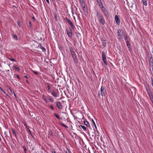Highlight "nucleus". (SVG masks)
Listing matches in <instances>:
<instances>
[{
    "instance_id": "49530a36",
    "label": "nucleus",
    "mask_w": 153,
    "mask_h": 153,
    "mask_svg": "<svg viewBox=\"0 0 153 153\" xmlns=\"http://www.w3.org/2000/svg\"><path fill=\"white\" fill-rule=\"evenodd\" d=\"M13 95L15 97V98H16V100H17V97L16 96V94L14 93H13Z\"/></svg>"
},
{
    "instance_id": "6ab92c4d",
    "label": "nucleus",
    "mask_w": 153,
    "mask_h": 153,
    "mask_svg": "<svg viewBox=\"0 0 153 153\" xmlns=\"http://www.w3.org/2000/svg\"><path fill=\"white\" fill-rule=\"evenodd\" d=\"M0 89L1 90V91H2L3 92V93L5 94V95H6V96H8L9 97H10L7 94V93L0 86Z\"/></svg>"
},
{
    "instance_id": "09e8293b",
    "label": "nucleus",
    "mask_w": 153,
    "mask_h": 153,
    "mask_svg": "<svg viewBox=\"0 0 153 153\" xmlns=\"http://www.w3.org/2000/svg\"><path fill=\"white\" fill-rule=\"evenodd\" d=\"M34 73L35 74H38V73L37 72H36V71H34Z\"/></svg>"
},
{
    "instance_id": "423d86ee",
    "label": "nucleus",
    "mask_w": 153,
    "mask_h": 153,
    "mask_svg": "<svg viewBox=\"0 0 153 153\" xmlns=\"http://www.w3.org/2000/svg\"><path fill=\"white\" fill-rule=\"evenodd\" d=\"M101 95L102 96H105V87L102 86L101 88Z\"/></svg>"
},
{
    "instance_id": "1a4fd4ad",
    "label": "nucleus",
    "mask_w": 153,
    "mask_h": 153,
    "mask_svg": "<svg viewBox=\"0 0 153 153\" xmlns=\"http://www.w3.org/2000/svg\"><path fill=\"white\" fill-rule=\"evenodd\" d=\"M56 105L57 107L60 109H62V106L61 105L60 102H56Z\"/></svg>"
},
{
    "instance_id": "2eb2a0df",
    "label": "nucleus",
    "mask_w": 153,
    "mask_h": 153,
    "mask_svg": "<svg viewBox=\"0 0 153 153\" xmlns=\"http://www.w3.org/2000/svg\"><path fill=\"white\" fill-rule=\"evenodd\" d=\"M146 90L147 92H148L149 91H151L150 89L149 86V84H147L145 86Z\"/></svg>"
},
{
    "instance_id": "338daca9",
    "label": "nucleus",
    "mask_w": 153,
    "mask_h": 153,
    "mask_svg": "<svg viewBox=\"0 0 153 153\" xmlns=\"http://www.w3.org/2000/svg\"><path fill=\"white\" fill-rule=\"evenodd\" d=\"M97 132H98V131H97Z\"/></svg>"
},
{
    "instance_id": "79ce46f5",
    "label": "nucleus",
    "mask_w": 153,
    "mask_h": 153,
    "mask_svg": "<svg viewBox=\"0 0 153 153\" xmlns=\"http://www.w3.org/2000/svg\"><path fill=\"white\" fill-rule=\"evenodd\" d=\"M32 19H33V20L34 21H36V19L34 17V16H32Z\"/></svg>"
},
{
    "instance_id": "ea45409f",
    "label": "nucleus",
    "mask_w": 153,
    "mask_h": 153,
    "mask_svg": "<svg viewBox=\"0 0 153 153\" xmlns=\"http://www.w3.org/2000/svg\"><path fill=\"white\" fill-rule=\"evenodd\" d=\"M149 97L150 100L153 99V96L152 94Z\"/></svg>"
},
{
    "instance_id": "864d4df0",
    "label": "nucleus",
    "mask_w": 153,
    "mask_h": 153,
    "mask_svg": "<svg viewBox=\"0 0 153 153\" xmlns=\"http://www.w3.org/2000/svg\"><path fill=\"white\" fill-rule=\"evenodd\" d=\"M46 1L48 3V4H49V0H46Z\"/></svg>"
},
{
    "instance_id": "0eeeda50",
    "label": "nucleus",
    "mask_w": 153,
    "mask_h": 153,
    "mask_svg": "<svg viewBox=\"0 0 153 153\" xmlns=\"http://www.w3.org/2000/svg\"><path fill=\"white\" fill-rule=\"evenodd\" d=\"M82 8L85 13V14L86 15L88 14V11L87 10V8L85 6V5L82 6Z\"/></svg>"
},
{
    "instance_id": "bf43d9fd",
    "label": "nucleus",
    "mask_w": 153,
    "mask_h": 153,
    "mask_svg": "<svg viewBox=\"0 0 153 153\" xmlns=\"http://www.w3.org/2000/svg\"><path fill=\"white\" fill-rule=\"evenodd\" d=\"M25 126H26V128H27V125L26 124H24Z\"/></svg>"
},
{
    "instance_id": "4be33fe9",
    "label": "nucleus",
    "mask_w": 153,
    "mask_h": 153,
    "mask_svg": "<svg viewBox=\"0 0 153 153\" xmlns=\"http://www.w3.org/2000/svg\"><path fill=\"white\" fill-rule=\"evenodd\" d=\"M142 1L143 4L145 6H147V0H142Z\"/></svg>"
},
{
    "instance_id": "dca6fc26",
    "label": "nucleus",
    "mask_w": 153,
    "mask_h": 153,
    "mask_svg": "<svg viewBox=\"0 0 153 153\" xmlns=\"http://www.w3.org/2000/svg\"><path fill=\"white\" fill-rule=\"evenodd\" d=\"M84 123L85 125L89 127L90 128H91L90 125L88 121H84Z\"/></svg>"
},
{
    "instance_id": "20e7f679",
    "label": "nucleus",
    "mask_w": 153,
    "mask_h": 153,
    "mask_svg": "<svg viewBox=\"0 0 153 153\" xmlns=\"http://www.w3.org/2000/svg\"><path fill=\"white\" fill-rule=\"evenodd\" d=\"M72 56V58L74 60V62L76 64H77L78 63V59L75 53L71 54Z\"/></svg>"
},
{
    "instance_id": "603ef678",
    "label": "nucleus",
    "mask_w": 153,
    "mask_h": 153,
    "mask_svg": "<svg viewBox=\"0 0 153 153\" xmlns=\"http://www.w3.org/2000/svg\"><path fill=\"white\" fill-rule=\"evenodd\" d=\"M22 148H23L24 149V148H26L25 146H22Z\"/></svg>"
},
{
    "instance_id": "a211bd4d",
    "label": "nucleus",
    "mask_w": 153,
    "mask_h": 153,
    "mask_svg": "<svg viewBox=\"0 0 153 153\" xmlns=\"http://www.w3.org/2000/svg\"><path fill=\"white\" fill-rule=\"evenodd\" d=\"M59 124L60 125H61V126H63V127H65V128H68V127L67 126L65 125L62 122H60L59 123Z\"/></svg>"
},
{
    "instance_id": "e433bc0d",
    "label": "nucleus",
    "mask_w": 153,
    "mask_h": 153,
    "mask_svg": "<svg viewBox=\"0 0 153 153\" xmlns=\"http://www.w3.org/2000/svg\"><path fill=\"white\" fill-rule=\"evenodd\" d=\"M50 107L52 110H54V108L52 104H51V105H50Z\"/></svg>"
},
{
    "instance_id": "aec40b11",
    "label": "nucleus",
    "mask_w": 153,
    "mask_h": 153,
    "mask_svg": "<svg viewBox=\"0 0 153 153\" xmlns=\"http://www.w3.org/2000/svg\"><path fill=\"white\" fill-rule=\"evenodd\" d=\"M79 127L80 128L81 127L84 130V131H87L86 128L85 126L80 125L79 126Z\"/></svg>"
},
{
    "instance_id": "c756f323",
    "label": "nucleus",
    "mask_w": 153,
    "mask_h": 153,
    "mask_svg": "<svg viewBox=\"0 0 153 153\" xmlns=\"http://www.w3.org/2000/svg\"><path fill=\"white\" fill-rule=\"evenodd\" d=\"M100 7L101 8V10L103 12L104 11H105V10H106L105 8L103 6H102Z\"/></svg>"
},
{
    "instance_id": "c03bdc74",
    "label": "nucleus",
    "mask_w": 153,
    "mask_h": 153,
    "mask_svg": "<svg viewBox=\"0 0 153 153\" xmlns=\"http://www.w3.org/2000/svg\"><path fill=\"white\" fill-rule=\"evenodd\" d=\"M14 76L15 77L16 76L19 79V75L14 74Z\"/></svg>"
},
{
    "instance_id": "cd10ccee",
    "label": "nucleus",
    "mask_w": 153,
    "mask_h": 153,
    "mask_svg": "<svg viewBox=\"0 0 153 153\" xmlns=\"http://www.w3.org/2000/svg\"><path fill=\"white\" fill-rule=\"evenodd\" d=\"M80 3L81 4L82 6L85 5V2L84 0L80 1Z\"/></svg>"
},
{
    "instance_id": "e2e57ef3",
    "label": "nucleus",
    "mask_w": 153,
    "mask_h": 153,
    "mask_svg": "<svg viewBox=\"0 0 153 153\" xmlns=\"http://www.w3.org/2000/svg\"><path fill=\"white\" fill-rule=\"evenodd\" d=\"M74 7L76 9V10H77V8H76V6H75Z\"/></svg>"
},
{
    "instance_id": "f03ea898",
    "label": "nucleus",
    "mask_w": 153,
    "mask_h": 153,
    "mask_svg": "<svg viewBox=\"0 0 153 153\" xmlns=\"http://www.w3.org/2000/svg\"><path fill=\"white\" fill-rule=\"evenodd\" d=\"M117 38L119 40H120L124 36V32L123 31L120 29H119L117 31Z\"/></svg>"
},
{
    "instance_id": "5fc2aeb1",
    "label": "nucleus",
    "mask_w": 153,
    "mask_h": 153,
    "mask_svg": "<svg viewBox=\"0 0 153 153\" xmlns=\"http://www.w3.org/2000/svg\"><path fill=\"white\" fill-rule=\"evenodd\" d=\"M17 23L18 24V25L19 26V21H18L17 22Z\"/></svg>"
},
{
    "instance_id": "5701e85b",
    "label": "nucleus",
    "mask_w": 153,
    "mask_h": 153,
    "mask_svg": "<svg viewBox=\"0 0 153 153\" xmlns=\"http://www.w3.org/2000/svg\"><path fill=\"white\" fill-rule=\"evenodd\" d=\"M54 115L58 119L60 120L61 119V117L59 115L56 113H53Z\"/></svg>"
},
{
    "instance_id": "4d7b16f0",
    "label": "nucleus",
    "mask_w": 153,
    "mask_h": 153,
    "mask_svg": "<svg viewBox=\"0 0 153 153\" xmlns=\"http://www.w3.org/2000/svg\"><path fill=\"white\" fill-rule=\"evenodd\" d=\"M151 100V102H152V104H153V99H152V100Z\"/></svg>"
},
{
    "instance_id": "774afa93",
    "label": "nucleus",
    "mask_w": 153,
    "mask_h": 153,
    "mask_svg": "<svg viewBox=\"0 0 153 153\" xmlns=\"http://www.w3.org/2000/svg\"><path fill=\"white\" fill-rule=\"evenodd\" d=\"M10 91L12 93V92L11 91Z\"/></svg>"
},
{
    "instance_id": "f257e3e1",
    "label": "nucleus",
    "mask_w": 153,
    "mask_h": 153,
    "mask_svg": "<svg viewBox=\"0 0 153 153\" xmlns=\"http://www.w3.org/2000/svg\"><path fill=\"white\" fill-rule=\"evenodd\" d=\"M97 16L99 22L102 25H104L105 21L103 15L99 12H97Z\"/></svg>"
},
{
    "instance_id": "13d9d810",
    "label": "nucleus",
    "mask_w": 153,
    "mask_h": 153,
    "mask_svg": "<svg viewBox=\"0 0 153 153\" xmlns=\"http://www.w3.org/2000/svg\"><path fill=\"white\" fill-rule=\"evenodd\" d=\"M25 126H26V128H27V125L26 124H24Z\"/></svg>"
},
{
    "instance_id": "7c9ffc66",
    "label": "nucleus",
    "mask_w": 153,
    "mask_h": 153,
    "mask_svg": "<svg viewBox=\"0 0 153 153\" xmlns=\"http://www.w3.org/2000/svg\"><path fill=\"white\" fill-rule=\"evenodd\" d=\"M13 37L14 39H15L16 40H18V38H17V36L16 35L14 34L13 35Z\"/></svg>"
},
{
    "instance_id": "c9c22d12",
    "label": "nucleus",
    "mask_w": 153,
    "mask_h": 153,
    "mask_svg": "<svg viewBox=\"0 0 153 153\" xmlns=\"http://www.w3.org/2000/svg\"><path fill=\"white\" fill-rule=\"evenodd\" d=\"M47 88L48 91H51V88L49 85L48 86Z\"/></svg>"
},
{
    "instance_id": "0e129e2a",
    "label": "nucleus",
    "mask_w": 153,
    "mask_h": 153,
    "mask_svg": "<svg viewBox=\"0 0 153 153\" xmlns=\"http://www.w3.org/2000/svg\"><path fill=\"white\" fill-rule=\"evenodd\" d=\"M56 16H55V19H56Z\"/></svg>"
},
{
    "instance_id": "6e6d98bb",
    "label": "nucleus",
    "mask_w": 153,
    "mask_h": 153,
    "mask_svg": "<svg viewBox=\"0 0 153 153\" xmlns=\"http://www.w3.org/2000/svg\"><path fill=\"white\" fill-rule=\"evenodd\" d=\"M28 129V131H29V132L30 134H31V131H30V130L29 129Z\"/></svg>"
},
{
    "instance_id": "6e6552de",
    "label": "nucleus",
    "mask_w": 153,
    "mask_h": 153,
    "mask_svg": "<svg viewBox=\"0 0 153 153\" xmlns=\"http://www.w3.org/2000/svg\"><path fill=\"white\" fill-rule=\"evenodd\" d=\"M115 19L117 25H119L120 21L119 18L117 15L115 16Z\"/></svg>"
},
{
    "instance_id": "473e14b6",
    "label": "nucleus",
    "mask_w": 153,
    "mask_h": 153,
    "mask_svg": "<svg viewBox=\"0 0 153 153\" xmlns=\"http://www.w3.org/2000/svg\"><path fill=\"white\" fill-rule=\"evenodd\" d=\"M14 67L15 70H17L18 71H19V68L16 65L14 66Z\"/></svg>"
},
{
    "instance_id": "a19ab883",
    "label": "nucleus",
    "mask_w": 153,
    "mask_h": 153,
    "mask_svg": "<svg viewBox=\"0 0 153 153\" xmlns=\"http://www.w3.org/2000/svg\"><path fill=\"white\" fill-rule=\"evenodd\" d=\"M49 100L51 102H53V100L52 99L49 98Z\"/></svg>"
},
{
    "instance_id": "3c124183",
    "label": "nucleus",
    "mask_w": 153,
    "mask_h": 153,
    "mask_svg": "<svg viewBox=\"0 0 153 153\" xmlns=\"http://www.w3.org/2000/svg\"><path fill=\"white\" fill-rule=\"evenodd\" d=\"M52 153H56V152L54 150H53L51 151Z\"/></svg>"
},
{
    "instance_id": "72a5a7b5",
    "label": "nucleus",
    "mask_w": 153,
    "mask_h": 153,
    "mask_svg": "<svg viewBox=\"0 0 153 153\" xmlns=\"http://www.w3.org/2000/svg\"><path fill=\"white\" fill-rule=\"evenodd\" d=\"M147 94H148L149 96H151V95H152V92H151V91H149L148 92H147Z\"/></svg>"
},
{
    "instance_id": "680f3d73",
    "label": "nucleus",
    "mask_w": 153,
    "mask_h": 153,
    "mask_svg": "<svg viewBox=\"0 0 153 153\" xmlns=\"http://www.w3.org/2000/svg\"><path fill=\"white\" fill-rule=\"evenodd\" d=\"M26 82H27V83H29V82L28 81V80H27V79H26Z\"/></svg>"
},
{
    "instance_id": "393cba45",
    "label": "nucleus",
    "mask_w": 153,
    "mask_h": 153,
    "mask_svg": "<svg viewBox=\"0 0 153 153\" xmlns=\"http://www.w3.org/2000/svg\"><path fill=\"white\" fill-rule=\"evenodd\" d=\"M39 46V48L42 49L43 51H46L45 48L44 47H42L41 44H40Z\"/></svg>"
},
{
    "instance_id": "69168bd1",
    "label": "nucleus",
    "mask_w": 153,
    "mask_h": 153,
    "mask_svg": "<svg viewBox=\"0 0 153 153\" xmlns=\"http://www.w3.org/2000/svg\"><path fill=\"white\" fill-rule=\"evenodd\" d=\"M98 134H99V135H97V136H99V133Z\"/></svg>"
},
{
    "instance_id": "8fccbe9b",
    "label": "nucleus",
    "mask_w": 153,
    "mask_h": 153,
    "mask_svg": "<svg viewBox=\"0 0 153 153\" xmlns=\"http://www.w3.org/2000/svg\"><path fill=\"white\" fill-rule=\"evenodd\" d=\"M71 12L72 13V14L73 15L74 14V11L73 9L71 10Z\"/></svg>"
},
{
    "instance_id": "052dcab7",
    "label": "nucleus",
    "mask_w": 153,
    "mask_h": 153,
    "mask_svg": "<svg viewBox=\"0 0 153 153\" xmlns=\"http://www.w3.org/2000/svg\"><path fill=\"white\" fill-rule=\"evenodd\" d=\"M98 96L100 97V93L99 92L98 93Z\"/></svg>"
},
{
    "instance_id": "9d476101",
    "label": "nucleus",
    "mask_w": 153,
    "mask_h": 153,
    "mask_svg": "<svg viewBox=\"0 0 153 153\" xmlns=\"http://www.w3.org/2000/svg\"><path fill=\"white\" fill-rule=\"evenodd\" d=\"M149 64L151 66L153 65V58L152 57L150 58L149 60Z\"/></svg>"
},
{
    "instance_id": "7ed1b4c3",
    "label": "nucleus",
    "mask_w": 153,
    "mask_h": 153,
    "mask_svg": "<svg viewBox=\"0 0 153 153\" xmlns=\"http://www.w3.org/2000/svg\"><path fill=\"white\" fill-rule=\"evenodd\" d=\"M64 19L65 21L68 22L70 26L71 27L72 29L74 30L75 28V26L74 24L71 22V21L67 17L65 18Z\"/></svg>"
},
{
    "instance_id": "b1692460",
    "label": "nucleus",
    "mask_w": 153,
    "mask_h": 153,
    "mask_svg": "<svg viewBox=\"0 0 153 153\" xmlns=\"http://www.w3.org/2000/svg\"><path fill=\"white\" fill-rule=\"evenodd\" d=\"M51 94L54 97H57L56 93L55 91L54 90L51 93Z\"/></svg>"
},
{
    "instance_id": "9b49d317",
    "label": "nucleus",
    "mask_w": 153,
    "mask_h": 153,
    "mask_svg": "<svg viewBox=\"0 0 153 153\" xmlns=\"http://www.w3.org/2000/svg\"><path fill=\"white\" fill-rule=\"evenodd\" d=\"M96 1L100 7L103 6L101 0H96Z\"/></svg>"
},
{
    "instance_id": "ddd939ff",
    "label": "nucleus",
    "mask_w": 153,
    "mask_h": 153,
    "mask_svg": "<svg viewBox=\"0 0 153 153\" xmlns=\"http://www.w3.org/2000/svg\"><path fill=\"white\" fill-rule=\"evenodd\" d=\"M101 41H102V46L104 47H105L106 45V40L103 39H101Z\"/></svg>"
},
{
    "instance_id": "f3484780",
    "label": "nucleus",
    "mask_w": 153,
    "mask_h": 153,
    "mask_svg": "<svg viewBox=\"0 0 153 153\" xmlns=\"http://www.w3.org/2000/svg\"><path fill=\"white\" fill-rule=\"evenodd\" d=\"M12 132L13 133V134L14 135V136L16 137V138L17 139V137H16L17 132L16 131V130L13 129H12Z\"/></svg>"
},
{
    "instance_id": "a878e982",
    "label": "nucleus",
    "mask_w": 153,
    "mask_h": 153,
    "mask_svg": "<svg viewBox=\"0 0 153 153\" xmlns=\"http://www.w3.org/2000/svg\"><path fill=\"white\" fill-rule=\"evenodd\" d=\"M102 60H103L104 63L105 64V65H107L108 64V63L107 62V59H106V58H105V59H103Z\"/></svg>"
},
{
    "instance_id": "37998d69",
    "label": "nucleus",
    "mask_w": 153,
    "mask_h": 153,
    "mask_svg": "<svg viewBox=\"0 0 153 153\" xmlns=\"http://www.w3.org/2000/svg\"><path fill=\"white\" fill-rule=\"evenodd\" d=\"M23 77L24 78H25L26 79H28V77L26 75H24Z\"/></svg>"
},
{
    "instance_id": "412c9836",
    "label": "nucleus",
    "mask_w": 153,
    "mask_h": 153,
    "mask_svg": "<svg viewBox=\"0 0 153 153\" xmlns=\"http://www.w3.org/2000/svg\"><path fill=\"white\" fill-rule=\"evenodd\" d=\"M102 60L105 59L106 57V56L105 54V53L104 52L102 51Z\"/></svg>"
},
{
    "instance_id": "4c0bfd02",
    "label": "nucleus",
    "mask_w": 153,
    "mask_h": 153,
    "mask_svg": "<svg viewBox=\"0 0 153 153\" xmlns=\"http://www.w3.org/2000/svg\"><path fill=\"white\" fill-rule=\"evenodd\" d=\"M92 120V123L94 125L95 128L96 129H97V127H96V124L95 123V122H94V121L93 120V119Z\"/></svg>"
},
{
    "instance_id": "f8f14e48",
    "label": "nucleus",
    "mask_w": 153,
    "mask_h": 153,
    "mask_svg": "<svg viewBox=\"0 0 153 153\" xmlns=\"http://www.w3.org/2000/svg\"><path fill=\"white\" fill-rule=\"evenodd\" d=\"M126 44H127V46L128 47L129 50L130 51L131 49V47L130 43L129 41L127 40L126 42Z\"/></svg>"
},
{
    "instance_id": "f704fd0d",
    "label": "nucleus",
    "mask_w": 153,
    "mask_h": 153,
    "mask_svg": "<svg viewBox=\"0 0 153 153\" xmlns=\"http://www.w3.org/2000/svg\"><path fill=\"white\" fill-rule=\"evenodd\" d=\"M123 36H124V39L125 40H127L128 37H127V36L126 34L124 35Z\"/></svg>"
},
{
    "instance_id": "39448f33",
    "label": "nucleus",
    "mask_w": 153,
    "mask_h": 153,
    "mask_svg": "<svg viewBox=\"0 0 153 153\" xmlns=\"http://www.w3.org/2000/svg\"><path fill=\"white\" fill-rule=\"evenodd\" d=\"M66 31L67 32V34L69 37L70 38L73 35L71 29L70 28L69 30H68L67 29H66Z\"/></svg>"
},
{
    "instance_id": "bb28decb",
    "label": "nucleus",
    "mask_w": 153,
    "mask_h": 153,
    "mask_svg": "<svg viewBox=\"0 0 153 153\" xmlns=\"http://www.w3.org/2000/svg\"><path fill=\"white\" fill-rule=\"evenodd\" d=\"M65 151L66 153H70L71 152L69 149L67 147L66 148V150Z\"/></svg>"
},
{
    "instance_id": "a18cd8bd",
    "label": "nucleus",
    "mask_w": 153,
    "mask_h": 153,
    "mask_svg": "<svg viewBox=\"0 0 153 153\" xmlns=\"http://www.w3.org/2000/svg\"><path fill=\"white\" fill-rule=\"evenodd\" d=\"M49 134L51 136H53V132H50V133Z\"/></svg>"
},
{
    "instance_id": "2f4dec72",
    "label": "nucleus",
    "mask_w": 153,
    "mask_h": 153,
    "mask_svg": "<svg viewBox=\"0 0 153 153\" xmlns=\"http://www.w3.org/2000/svg\"><path fill=\"white\" fill-rule=\"evenodd\" d=\"M42 98L44 100L45 102L46 103H48V101L47 100V99L45 98V97L44 95H43L42 96Z\"/></svg>"
},
{
    "instance_id": "c85d7f7f",
    "label": "nucleus",
    "mask_w": 153,
    "mask_h": 153,
    "mask_svg": "<svg viewBox=\"0 0 153 153\" xmlns=\"http://www.w3.org/2000/svg\"><path fill=\"white\" fill-rule=\"evenodd\" d=\"M104 13V14L107 17V16L108 15V13L107 12V11L106 10H105V11H104L103 12Z\"/></svg>"
},
{
    "instance_id": "4468645a",
    "label": "nucleus",
    "mask_w": 153,
    "mask_h": 153,
    "mask_svg": "<svg viewBox=\"0 0 153 153\" xmlns=\"http://www.w3.org/2000/svg\"><path fill=\"white\" fill-rule=\"evenodd\" d=\"M69 49L70 52H71V54L73 53H75V52L74 51V49L73 47H69Z\"/></svg>"
},
{
    "instance_id": "58836bf2",
    "label": "nucleus",
    "mask_w": 153,
    "mask_h": 153,
    "mask_svg": "<svg viewBox=\"0 0 153 153\" xmlns=\"http://www.w3.org/2000/svg\"><path fill=\"white\" fill-rule=\"evenodd\" d=\"M29 27L30 28L32 27V23L30 21L29 22Z\"/></svg>"
},
{
    "instance_id": "de8ad7c7",
    "label": "nucleus",
    "mask_w": 153,
    "mask_h": 153,
    "mask_svg": "<svg viewBox=\"0 0 153 153\" xmlns=\"http://www.w3.org/2000/svg\"><path fill=\"white\" fill-rule=\"evenodd\" d=\"M24 150L25 152V153H26L27 151L26 148H24Z\"/></svg>"
}]
</instances>
